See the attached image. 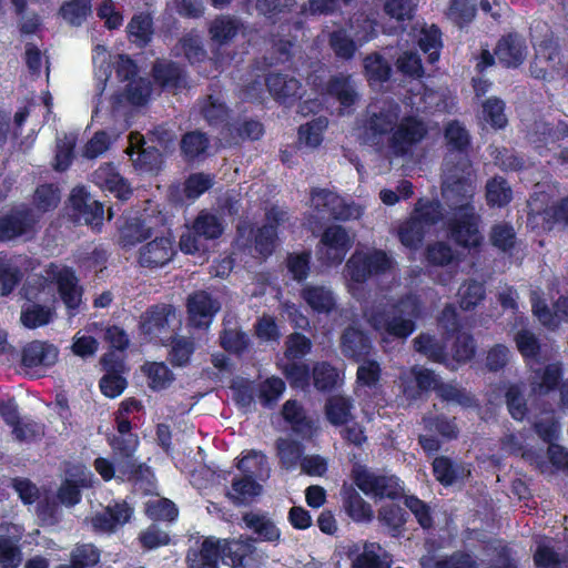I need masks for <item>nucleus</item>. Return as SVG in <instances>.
<instances>
[{
  "mask_svg": "<svg viewBox=\"0 0 568 568\" xmlns=\"http://www.w3.org/2000/svg\"><path fill=\"white\" fill-rule=\"evenodd\" d=\"M53 312L50 307L40 304H28L21 313V322L29 328L43 326L52 321Z\"/></svg>",
  "mask_w": 568,
  "mask_h": 568,
  "instance_id": "nucleus-56",
  "label": "nucleus"
},
{
  "mask_svg": "<svg viewBox=\"0 0 568 568\" xmlns=\"http://www.w3.org/2000/svg\"><path fill=\"white\" fill-rule=\"evenodd\" d=\"M173 53L175 57L183 55L191 63L203 61L206 57L201 37L194 32L184 34L174 45Z\"/></svg>",
  "mask_w": 568,
  "mask_h": 568,
  "instance_id": "nucleus-41",
  "label": "nucleus"
},
{
  "mask_svg": "<svg viewBox=\"0 0 568 568\" xmlns=\"http://www.w3.org/2000/svg\"><path fill=\"white\" fill-rule=\"evenodd\" d=\"M329 45L336 57L349 60L354 57L356 44L345 29H338L329 34Z\"/></svg>",
  "mask_w": 568,
  "mask_h": 568,
  "instance_id": "nucleus-59",
  "label": "nucleus"
},
{
  "mask_svg": "<svg viewBox=\"0 0 568 568\" xmlns=\"http://www.w3.org/2000/svg\"><path fill=\"white\" fill-rule=\"evenodd\" d=\"M282 415L291 425L293 432L301 435H306L311 432V420L306 417L303 406L296 400H287L283 405Z\"/></svg>",
  "mask_w": 568,
  "mask_h": 568,
  "instance_id": "nucleus-47",
  "label": "nucleus"
},
{
  "mask_svg": "<svg viewBox=\"0 0 568 568\" xmlns=\"http://www.w3.org/2000/svg\"><path fill=\"white\" fill-rule=\"evenodd\" d=\"M69 215L80 224L99 226L103 220V206L83 187L73 189L70 195Z\"/></svg>",
  "mask_w": 568,
  "mask_h": 568,
  "instance_id": "nucleus-11",
  "label": "nucleus"
},
{
  "mask_svg": "<svg viewBox=\"0 0 568 568\" xmlns=\"http://www.w3.org/2000/svg\"><path fill=\"white\" fill-rule=\"evenodd\" d=\"M153 235L152 229L139 219L126 220L119 230V244L130 248Z\"/></svg>",
  "mask_w": 568,
  "mask_h": 568,
  "instance_id": "nucleus-36",
  "label": "nucleus"
},
{
  "mask_svg": "<svg viewBox=\"0 0 568 568\" xmlns=\"http://www.w3.org/2000/svg\"><path fill=\"white\" fill-rule=\"evenodd\" d=\"M266 85L270 93L283 104H291L301 98L300 81L287 74L270 73Z\"/></svg>",
  "mask_w": 568,
  "mask_h": 568,
  "instance_id": "nucleus-21",
  "label": "nucleus"
},
{
  "mask_svg": "<svg viewBox=\"0 0 568 568\" xmlns=\"http://www.w3.org/2000/svg\"><path fill=\"white\" fill-rule=\"evenodd\" d=\"M355 485L365 494L373 497H408L395 476L376 474L365 467L356 466L353 471Z\"/></svg>",
  "mask_w": 568,
  "mask_h": 568,
  "instance_id": "nucleus-7",
  "label": "nucleus"
},
{
  "mask_svg": "<svg viewBox=\"0 0 568 568\" xmlns=\"http://www.w3.org/2000/svg\"><path fill=\"white\" fill-rule=\"evenodd\" d=\"M425 429L437 432L446 439H455L458 436V427L454 419L444 415L426 414L422 419Z\"/></svg>",
  "mask_w": 568,
  "mask_h": 568,
  "instance_id": "nucleus-53",
  "label": "nucleus"
},
{
  "mask_svg": "<svg viewBox=\"0 0 568 568\" xmlns=\"http://www.w3.org/2000/svg\"><path fill=\"white\" fill-rule=\"evenodd\" d=\"M325 416L334 426H343L353 420L352 410L354 404L352 398L343 395H334L326 399Z\"/></svg>",
  "mask_w": 568,
  "mask_h": 568,
  "instance_id": "nucleus-33",
  "label": "nucleus"
},
{
  "mask_svg": "<svg viewBox=\"0 0 568 568\" xmlns=\"http://www.w3.org/2000/svg\"><path fill=\"white\" fill-rule=\"evenodd\" d=\"M153 75L163 89L174 93L186 85L184 71L172 61H158L153 67Z\"/></svg>",
  "mask_w": 568,
  "mask_h": 568,
  "instance_id": "nucleus-25",
  "label": "nucleus"
},
{
  "mask_svg": "<svg viewBox=\"0 0 568 568\" xmlns=\"http://www.w3.org/2000/svg\"><path fill=\"white\" fill-rule=\"evenodd\" d=\"M426 230L413 215L398 231L400 242L408 247H416L424 239Z\"/></svg>",
  "mask_w": 568,
  "mask_h": 568,
  "instance_id": "nucleus-63",
  "label": "nucleus"
},
{
  "mask_svg": "<svg viewBox=\"0 0 568 568\" xmlns=\"http://www.w3.org/2000/svg\"><path fill=\"white\" fill-rule=\"evenodd\" d=\"M201 113L210 124H219L227 118V106L221 93L209 94L201 104Z\"/></svg>",
  "mask_w": 568,
  "mask_h": 568,
  "instance_id": "nucleus-50",
  "label": "nucleus"
},
{
  "mask_svg": "<svg viewBox=\"0 0 568 568\" xmlns=\"http://www.w3.org/2000/svg\"><path fill=\"white\" fill-rule=\"evenodd\" d=\"M172 318H175L172 305H155L141 316L140 327L144 334L158 336L169 326Z\"/></svg>",
  "mask_w": 568,
  "mask_h": 568,
  "instance_id": "nucleus-24",
  "label": "nucleus"
},
{
  "mask_svg": "<svg viewBox=\"0 0 568 568\" xmlns=\"http://www.w3.org/2000/svg\"><path fill=\"white\" fill-rule=\"evenodd\" d=\"M433 470L437 480L445 486L463 481L470 475V470L465 465L445 456L435 458Z\"/></svg>",
  "mask_w": 568,
  "mask_h": 568,
  "instance_id": "nucleus-29",
  "label": "nucleus"
},
{
  "mask_svg": "<svg viewBox=\"0 0 568 568\" xmlns=\"http://www.w3.org/2000/svg\"><path fill=\"white\" fill-rule=\"evenodd\" d=\"M400 108L392 101L382 106L371 105L363 115L358 139L363 144L381 149L387 134L393 133L399 121Z\"/></svg>",
  "mask_w": 568,
  "mask_h": 568,
  "instance_id": "nucleus-3",
  "label": "nucleus"
},
{
  "mask_svg": "<svg viewBox=\"0 0 568 568\" xmlns=\"http://www.w3.org/2000/svg\"><path fill=\"white\" fill-rule=\"evenodd\" d=\"M313 383L316 389L329 392L342 382L339 372L327 362L316 363L312 372Z\"/></svg>",
  "mask_w": 568,
  "mask_h": 568,
  "instance_id": "nucleus-46",
  "label": "nucleus"
},
{
  "mask_svg": "<svg viewBox=\"0 0 568 568\" xmlns=\"http://www.w3.org/2000/svg\"><path fill=\"white\" fill-rule=\"evenodd\" d=\"M353 245V239L341 225L326 227L321 236L317 255L327 265L341 264Z\"/></svg>",
  "mask_w": 568,
  "mask_h": 568,
  "instance_id": "nucleus-9",
  "label": "nucleus"
},
{
  "mask_svg": "<svg viewBox=\"0 0 568 568\" xmlns=\"http://www.w3.org/2000/svg\"><path fill=\"white\" fill-rule=\"evenodd\" d=\"M443 200L453 213L476 211L473 199L476 192L473 166H443Z\"/></svg>",
  "mask_w": 568,
  "mask_h": 568,
  "instance_id": "nucleus-2",
  "label": "nucleus"
},
{
  "mask_svg": "<svg viewBox=\"0 0 568 568\" xmlns=\"http://www.w3.org/2000/svg\"><path fill=\"white\" fill-rule=\"evenodd\" d=\"M24 505H32L37 499H21ZM37 515L43 525H54L58 523L59 506L73 507L81 499H38Z\"/></svg>",
  "mask_w": 568,
  "mask_h": 568,
  "instance_id": "nucleus-39",
  "label": "nucleus"
},
{
  "mask_svg": "<svg viewBox=\"0 0 568 568\" xmlns=\"http://www.w3.org/2000/svg\"><path fill=\"white\" fill-rule=\"evenodd\" d=\"M168 346V361L176 367L186 366L195 351L193 338L180 335L170 337Z\"/></svg>",
  "mask_w": 568,
  "mask_h": 568,
  "instance_id": "nucleus-40",
  "label": "nucleus"
},
{
  "mask_svg": "<svg viewBox=\"0 0 568 568\" xmlns=\"http://www.w3.org/2000/svg\"><path fill=\"white\" fill-rule=\"evenodd\" d=\"M243 28V22L233 16L221 14L216 17L209 29L211 39L222 45L232 41Z\"/></svg>",
  "mask_w": 568,
  "mask_h": 568,
  "instance_id": "nucleus-32",
  "label": "nucleus"
},
{
  "mask_svg": "<svg viewBox=\"0 0 568 568\" xmlns=\"http://www.w3.org/2000/svg\"><path fill=\"white\" fill-rule=\"evenodd\" d=\"M435 568H478V562L469 552L457 550L438 559L435 562Z\"/></svg>",
  "mask_w": 568,
  "mask_h": 568,
  "instance_id": "nucleus-64",
  "label": "nucleus"
},
{
  "mask_svg": "<svg viewBox=\"0 0 568 568\" xmlns=\"http://www.w3.org/2000/svg\"><path fill=\"white\" fill-rule=\"evenodd\" d=\"M60 296L69 310H75L81 303L82 288L73 271L63 267L55 275Z\"/></svg>",
  "mask_w": 568,
  "mask_h": 568,
  "instance_id": "nucleus-28",
  "label": "nucleus"
},
{
  "mask_svg": "<svg viewBox=\"0 0 568 568\" xmlns=\"http://www.w3.org/2000/svg\"><path fill=\"white\" fill-rule=\"evenodd\" d=\"M185 561L187 568H220L217 548L211 540H202L197 549H189Z\"/></svg>",
  "mask_w": 568,
  "mask_h": 568,
  "instance_id": "nucleus-34",
  "label": "nucleus"
},
{
  "mask_svg": "<svg viewBox=\"0 0 568 568\" xmlns=\"http://www.w3.org/2000/svg\"><path fill=\"white\" fill-rule=\"evenodd\" d=\"M180 149L186 162H202L210 155L211 140L205 132L193 130L183 134Z\"/></svg>",
  "mask_w": 568,
  "mask_h": 568,
  "instance_id": "nucleus-22",
  "label": "nucleus"
},
{
  "mask_svg": "<svg viewBox=\"0 0 568 568\" xmlns=\"http://www.w3.org/2000/svg\"><path fill=\"white\" fill-rule=\"evenodd\" d=\"M302 297L318 313H329L335 307L334 294L324 285H306L302 290Z\"/></svg>",
  "mask_w": 568,
  "mask_h": 568,
  "instance_id": "nucleus-35",
  "label": "nucleus"
},
{
  "mask_svg": "<svg viewBox=\"0 0 568 568\" xmlns=\"http://www.w3.org/2000/svg\"><path fill=\"white\" fill-rule=\"evenodd\" d=\"M58 358V349L48 343L34 341L22 351V365L26 367L50 366Z\"/></svg>",
  "mask_w": 568,
  "mask_h": 568,
  "instance_id": "nucleus-27",
  "label": "nucleus"
},
{
  "mask_svg": "<svg viewBox=\"0 0 568 568\" xmlns=\"http://www.w3.org/2000/svg\"><path fill=\"white\" fill-rule=\"evenodd\" d=\"M447 152L443 166L458 168L471 166L469 160L470 139L467 130L458 122H450L445 129Z\"/></svg>",
  "mask_w": 568,
  "mask_h": 568,
  "instance_id": "nucleus-10",
  "label": "nucleus"
},
{
  "mask_svg": "<svg viewBox=\"0 0 568 568\" xmlns=\"http://www.w3.org/2000/svg\"><path fill=\"white\" fill-rule=\"evenodd\" d=\"M92 178L98 186L114 193L122 201L126 200L132 193L124 179L120 176L111 164L100 166L94 171Z\"/></svg>",
  "mask_w": 568,
  "mask_h": 568,
  "instance_id": "nucleus-26",
  "label": "nucleus"
},
{
  "mask_svg": "<svg viewBox=\"0 0 568 568\" xmlns=\"http://www.w3.org/2000/svg\"><path fill=\"white\" fill-rule=\"evenodd\" d=\"M381 365L376 361L365 358L358 366L356 372V394L362 396V392L366 393L364 388L376 392L381 387Z\"/></svg>",
  "mask_w": 568,
  "mask_h": 568,
  "instance_id": "nucleus-37",
  "label": "nucleus"
},
{
  "mask_svg": "<svg viewBox=\"0 0 568 568\" xmlns=\"http://www.w3.org/2000/svg\"><path fill=\"white\" fill-rule=\"evenodd\" d=\"M426 230H429L438 221L442 220L443 213L439 202L436 201H418L415 211L412 214Z\"/></svg>",
  "mask_w": 568,
  "mask_h": 568,
  "instance_id": "nucleus-61",
  "label": "nucleus"
},
{
  "mask_svg": "<svg viewBox=\"0 0 568 568\" xmlns=\"http://www.w3.org/2000/svg\"><path fill=\"white\" fill-rule=\"evenodd\" d=\"M513 199V191L508 182L501 176H495L486 183V200L490 206H506Z\"/></svg>",
  "mask_w": 568,
  "mask_h": 568,
  "instance_id": "nucleus-48",
  "label": "nucleus"
},
{
  "mask_svg": "<svg viewBox=\"0 0 568 568\" xmlns=\"http://www.w3.org/2000/svg\"><path fill=\"white\" fill-rule=\"evenodd\" d=\"M479 221L476 211L453 213L449 223L453 240L465 247L477 246L481 241Z\"/></svg>",
  "mask_w": 568,
  "mask_h": 568,
  "instance_id": "nucleus-14",
  "label": "nucleus"
},
{
  "mask_svg": "<svg viewBox=\"0 0 568 568\" xmlns=\"http://www.w3.org/2000/svg\"><path fill=\"white\" fill-rule=\"evenodd\" d=\"M458 294L460 308L469 311L485 298L486 291L483 283L470 280L460 286Z\"/></svg>",
  "mask_w": 568,
  "mask_h": 568,
  "instance_id": "nucleus-57",
  "label": "nucleus"
},
{
  "mask_svg": "<svg viewBox=\"0 0 568 568\" xmlns=\"http://www.w3.org/2000/svg\"><path fill=\"white\" fill-rule=\"evenodd\" d=\"M145 513L152 520L174 521L179 516V509L172 499L150 500Z\"/></svg>",
  "mask_w": 568,
  "mask_h": 568,
  "instance_id": "nucleus-58",
  "label": "nucleus"
},
{
  "mask_svg": "<svg viewBox=\"0 0 568 568\" xmlns=\"http://www.w3.org/2000/svg\"><path fill=\"white\" fill-rule=\"evenodd\" d=\"M327 124L326 118L318 116L301 125L298 130L300 142L310 148L318 146L322 142V133L327 128Z\"/></svg>",
  "mask_w": 568,
  "mask_h": 568,
  "instance_id": "nucleus-54",
  "label": "nucleus"
},
{
  "mask_svg": "<svg viewBox=\"0 0 568 568\" xmlns=\"http://www.w3.org/2000/svg\"><path fill=\"white\" fill-rule=\"evenodd\" d=\"M495 55L504 67L517 68L527 58L526 42L518 34L510 33L498 41Z\"/></svg>",
  "mask_w": 568,
  "mask_h": 568,
  "instance_id": "nucleus-20",
  "label": "nucleus"
},
{
  "mask_svg": "<svg viewBox=\"0 0 568 568\" xmlns=\"http://www.w3.org/2000/svg\"><path fill=\"white\" fill-rule=\"evenodd\" d=\"M311 201L314 210L325 216L339 221L358 219L362 215V209L354 203H347L335 192L326 189H314L311 192Z\"/></svg>",
  "mask_w": 568,
  "mask_h": 568,
  "instance_id": "nucleus-8",
  "label": "nucleus"
},
{
  "mask_svg": "<svg viewBox=\"0 0 568 568\" xmlns=\"http://www.w3.org/2000/svg\"><path fill=\"white\" fill-rule=\"evenodd\" d=\"M276 448L281 465L284 468L291 469L294 468L298 462L301 463L303 455V446L301 443L287 438H280L276 442Z\"/></svg>",
  "mask_w": 568,
  "mask_h": 568,
  "instance_id": "nucleus-52",
  "label": "nucleus"
},
{
  "mask_svg": "<svg viewBox=\"0 0 568 568\" xmlns=\"http://www.w3.org/2000/svg\"><path fill=\"white\" fill-rule=\"evenodd\" d=\"M192 226L205 241L219 239L224 232L223 219L205 210L197 214Z\"/></svg>",
  "mask_w": 568,
  "mask_h": 568,
  "instance_id": "nucleus-42",
  "label": "nucleus"
},
{
  "mask_svg": "<svg viewBox=\"0 0 568 568\" xmlns=\"http://www.w3.org/2000/svg\"><path fill=\"white\" fill-rule=\"evenodd\" d=\"M175 255L172 239L160 236L139 248V264L142 267L156 268L166 265Z\"/></svg>",
  "mask_w": 568,
  "mask_h": 568,
  "instance_id": "nucleus-16",
  "label": "nucleus"
},
{
  "mask_svg": "<svg viewBox=\"0 0 568 568\" xmlns=\"http://www.w3.org/2000/svg\"><path fill=\"white\" fill-rule=\"evenodd\" d=\"M245 527L257 536L255 539L272 545L282 540V531L266 513L245 511L242 515Z\"/></svg>",
  "mask_w": 568,
  "mask_h": 568,
  "instance_id": "nucleus-19",
  "label": "nucleus"
},
{
  "mask_svg": "<svg viewBox=\"0 0 568 568\" xmlns=\"http://www.w3.org/2000/svg\"><path fill=\"white\" fill-rule=\"evenodd\" d=\"M481 115L495 129H503L507 124L505 102L496 97L489 98L483 103Z\"/></svg>",
  "mask_w": 568,
  "mask_h": 568,
  "instance_id": "nucleus-60",
  "label": "nucleus"
},
{
  "mask_svg": "<svg viewBox=\"0 0 568 568\" xmlns=\"http://www.w3.org/2000/svg\"><path fill=\"white\" fill-rule=\"evenodd\" d=\"M215 544L219 560L231 568H260L255 539L241 535L239 538L220 539L214 536L205 537Z\"/></svg>",
  "mask_w": 568,
  "mask_h": 568,
  "instance_id": "nucleus-6",
  "label": "nucleus"
},
{
  "mask_svg": "<svg viewBox=\"0 0 568 568\" xmlns=\"http://www.w3.org/2000/svg\"><path fill=\"white\" fill-rule=\"evenodd\" d=\"M562 377L560 363H551L544 369L534 371L530 377L531 392L544 395L555 389Z\"/></svg>",
  "mask_w": 568,
  "mask_h": 568,
  "instance_id": "nucleus-31",
  "label": "nucleus"
},
{
  "mask_svg": "<svg viewBox=\"0 0 568 568\" xmlns=\"http://www.w3.org/2000/svg\"><path fill=\"white\" fill-rule=\"evenodd\" d=\"M424 125L415 120H406L397 123L388 138V152L396 158H403L412 153L413 148L424 138Z\"/></svg>",
  "mask_w": 568,
  "mask_h": 568,
  "instance_id": "nucleus-12",
  "label": "nucleus"
},
{
  "mask_svg": "<svg viewBox=\"0 0 568 568\" xmlns=\"http://www.w3.org/2000/svg\"><path fill=\"white\" fill-rule=\"evenodd\" d=\"M134 509L126 503V499L108 505L103 510L95 513L90 518V524L95 532L113 534L119 527L129 523Z\"/></svg>",
  "mask_w": 568,
  "mask_h": 568,
  "instance_id": "nucleus-13",
  "label": "nucleus"
},
{
  "mask_svg": "<svg viewBox=\"0 0 568 568\" xmlns=\"http://www.w3.org/2000/svg\"><path fill=\"white\" fill-rule=\"evenodd\" d=\"M375 544H365L361 554L352 558V552L347 557L352 559L351 568H390V564L383 559L374 549Z\"/></svg>",
  "mask_w": 568,
  "mask_h": 568,
  "instance_id": "nucleus-55",
  "label": "nucleus"
},
{
  "mask_svg": "<svg viewBox=\"0 0 568 568\" xmlns=\"http://www.w3.org/2000/svg\"><path fill=\"white\" fill-rule=\"evenodd\" d=\"M326 91L345 108L354 105L361 98L357 82L352 75L343 73L334 75L328 80Z\"/></svg>",
  "mask_w": 568,
  "mask_h": 568,
  "instance_id": "nucleus-23",
  "label": "nucleus"
},
{
  "mask_svg": "<svg viewBox=\"0 0 568 568\" xmlns=\"http://www.w3.org/2000/svg\"><path fill=\"white\" fill-rule=\"evenodd\" d=\"M339 347L345 357L356 363L367 358L373 349L368 335L354 325H349L343 331Z\"/></svg>",
  "mask_w": 568,
  "mask_h": 568,
  "instance_id": "nucleus-17",
  "label": "nucleus"
},
{
  "mask_svg": "<svg viewBox=\"0 0 568 568\" xmlns=\"http://www.w3.org/2000/svg\"><path fill=\"white\" fill-rule=\"evenodd\" d=\"M23 273L21 271L20 258L6 257L0 261V294L7 296L13 292L21 282Z\"/></svg>",
  "mask_w": 568,
  "mask_h": 568,
  "instance_id": "nucleus-38",
  "label": "nucleus"
},
{
  "mask_svg": "<svg viewBox=\"0 0 568 568\" xmlns=\"http://www.w3.org/2000/svg\"><path fill=\"white\" fill-rule=\"evenodd\" d=\"M92 473L84 466L74 465L67 470L64 484L60 487L57 497H78L82 488L92 484Z\"/></svg>",
  "mask_w": 568,
  "mask_h": 568,
  "instance_id": "nucleus-30",
  "label": "nucleus"
},
{
  "mask_svg": "<svg viewBox=\"0 0 568 568\" xmlns=\"http://www.w3.org/2000/svg\"><path fill=\"white\" fill-rule=\"evenodd\" d=\"M94 62L98 63V67L95 69V79H97V93L95 98L97 104L94 109V114L98 113L99 104H100V98L102 93L105 90L106 82L111 77L112 73V63L110 61V55L105 51V49L101 45H97L95 48V55H94Z\"/></svg>",
  "mask_w": 568,
  "mask_h": 568,
  "instance_id": "nucleus-45",
  "label": "nucleus"
},
{
  "mask_svg": "<svg viewBox=\"0 0 568 568\" xmlns=\"http://www.w3.org/2000/svg\"><path fill=\"white\" fill-rule=\"evenodd\" d=\"M393 265V257L383 250H356L345 264L344 275L353 283L363 284L371 277L387 273Z\"/></svg>",
  "mask_w": 568,
  "mask_h": 568,
  "instance_id": "nucleus-5",
  "label": "nucleus"
},
{
  "mask_svg": "<svg viewBox=\"0 0 568 568\" xmlns=\"http://www.w3.org/2000/svg\"><path fill=\"white\" fill-rule=\"evenodd\" d=\"M420 315L417 297L408 295L390 306H369L363 311L367 324L387 337L406 339L416 329V320Z\"/></svg>",
  "mask_w": 568,
  "mask_h": 568,
  "instance_id": "nucleus-1",
  "label": "nucleus"
},
{
  "mask_svg": "<svg viewBox=\"0 0 568 568\" xmlns=\"http://www.w3.org/2000/svg\"><path fill=\"white\" fill-rule=\"evenodd\" d=\"M221 307L220 302L206 291H197L187 298L190 323L199 328L207 327Z\"/></svg>",
  "mask_w": 568,
  "mask_h": 568,
  "instance_id": "nucleus-15",
  "label": "nucleus"
},
{
  "mask_svg": "<svg viewBox=\"0 0 568 568\" xmlns=\"http://www.w3.org/2000/svg\"><path fill=\"white\" fill-rule=\"evenodd\" d=\"M101 559L100 549L93 544H78L70 554L72 568H93Z\"/></svg>",
  "mask_w": 568,
  "mask_h": 568,
  "instance_id": "nucleus-49",
  "label": "nucleus"
},
{
  "mask_svg": "<svg viewBox=\"0 0 568 568\" xmlns=\"http://www.w3.org/2000/svg\"><path fill=\"white\" fill-rule=\"evenodd\" d=\"M37 222L30 209H17L0 217V241H10L29 233Z\"/></svg>",
  "mask_w": 568,
  "mask_h": 568,
  "instance_id": "nucleus-18",
  "label": "nucleus"
},
{
  "mask_svg": "<svg viewBox=\"0 0 568 568\" xmlns=\"http://www.w3.org/2000/svg\"><path fill=\"white\" fill-rule=\"evenodd\" d=\"M239 476L232 479L233 490L242 497H257L263 494L261 481L270 477L267 457L260 450L251 449L237 459Z\"/></svg>",
  "mask_w": 568,
  "mask_h": 568,
  "instance_id": "nucleus-4",
  "label": "nucleus"
},
{
  "mask_svg": "<svg viewBox=\"0 0 568 568\" xmlns=\"http://www.w3.org/2000/svg\"><path fill=\"white\" fill-rule=\"evenodd\" d=\"M364 69L368 80L383 83L389 80L392 67L379 53L368 54L364 59Z\"/></svg>",
  "mask_w": 568,
  "mask_h": 568,
  "instance_id": "nucleus-51",
  "label": "nucleus"
},
{
  "mask_svg": "<svg viewBox=\"0 0 568 568\" xmlns=\"http://www.w3.org/2000/svg\"><path fill=\"white\" fill-rule=\"evenodd\" d=\"M91 12V0L65 1L59 9V14L71 27H80Z\"/></svg>",
  "mask_w": 568,
  "mask_h": 568,
  "instance_id": "nucleus-44",
  "label": "nucleus"
},
{
  "mask_svg": "<svg viewBox=\"0 0 568 568\" xmlns=\"http://www.w3.org/2000/svg\"><path fill=\"white\" fill-rule=\"evenodd\" d=\"M525 393V383L509 384L505 390V402L507 409L511 417L517 420H523L528 412Z\"/></svg>",
  "mask_w": 568,
  "mask_h": 568,
  "instance_id": "nucleus-43",
  "label": "nucleus"
},
{
  "mask_svg": "<svg viewBox=\"0 0 568 568\" xmlns=\"http://www.w3.org/2000/svg\"><path fill=\"white\" fill-rule=\"evenodd\" d=\"M296 7V0H257L255 8L260 14L272 22L276 21V18L291 12Z\"/></svg>",
  "mask_w": 568,
  "mask_h": 568,
  "instance_id": "nucleus-62",
  "label": "nucleus"
}]
</instances>
